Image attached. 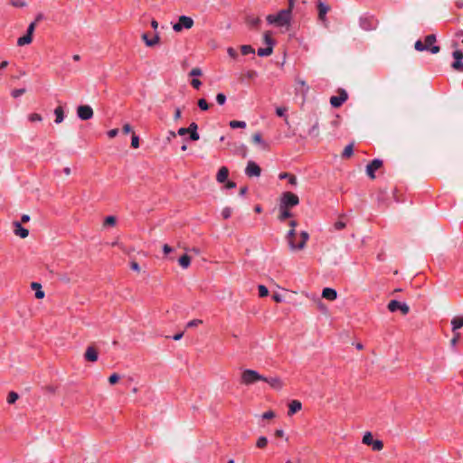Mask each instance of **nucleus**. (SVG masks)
I'll use <instances>...</instances> for the list:
<instances>
[{"label":"nucleus","mask_w":463,"mask_h":463,"mask_svg":"<svg viewBox=\"0 0 463 463\" xmlns=\"http://www.w3.org/2000/svg\"><path fill=\"white\" fill-rule=\"evenodd\" d=\"M266 21L269 25H274L281 30L288 32L293 21V14L290 10H279L276 14H270L266 16Z\"/></svg>","instance_id":"f257e3e1"},{"label":"nucleus","mask_w":463,"mask_h":463,"mask_svg":"<svg viewBox=\"0 0 463 463\" xmlns=\"http://www.w3.org/2000/svg\"><path fill=\"white\" fill-rule=\"evenodd\" d=\"M296 231L294 229H290L287 233V240L288 241V245L291 250H303L306 247V243L309 239V234L303 231L300 232V237L302 238V241H296Z\"/></svg>","instance_id":"f03ea898"},{"label":"nucleus","mask_w":463,"mask_h":463,"mask_svg":"<svg viewBox=\"0 0 463 463\" xmlns=\"http://www.w3.org/2000/svg\"><path fill=\"white\" fill-rule=\"evenodd\" d=\"M436 37L434 34H429L425 37L424 41H417L415 43V49L419 52L429 51L435 54L439 52V47L435 45Z\"/></svg>","instance_id":"7ed1b4c3"},{"label":"nucleus","mask_w":463,"mask_h":463,"mask_svg":"<svg viewBox=\"0 0 463 463\" xmlns=\"http://www.w3.org/2000/svg\"><path fill=\"white\" fill-rule=\"evenodd\" d=\"M263 380H266V377L252 369L243 370L241 375V383L245 385L254 384Z\"/></svg>","instance_id":"20e7f679"},{"label":"nucleus","mask_w":463,"mask_h":463,"mask_svg":"<svg viewBox=\"0 0 463 463\" xmlns=\"http://www.w3.org/2000/svg\"><path fill=\"white\" fill-rule=\"evenodd\" d=\"M194 24V19L187 15H181L178 18V21L175 24H173V30L175 33H180L184 29L189 30L191 29Z\"/></svg>","instance_id":"39448f33"},{"label":"nucleus","mask_w":463,"mask_h":463,"mask_svg":"<svg viewBox=\"0 0 463 463\" xmlns=\"http://www.w3.org/2000/svg\"><path fill=\"white\" fill-rule=\"evenodd\" d=\"M298 203V196L291 192H285L280 196L279 205L283 209L296 206Z\"/></svg>","instance_id":"423d86ee"},{"label":"nucleus","mask_w":463,"mask_h":463,"mask_svg":"<svg viewBox=\"0 0 463 463\" xmlns=\"http://www.w3.org/2000/svg\"><path fill=\"white\" fill-rule=\"evenodd\" d=\"M35 27H36V21L35 22H32L28 25L26 33L24 36L19 37L17 39V45L18 46L28 45V44H30L33 42V34L34 33Z\"/></svg>","instance_id":"0eeeda50"},{"label":"nucleus","mask_w":463,"mask_h":463,"mask_svg":"<svg viewBox=\"0 0 463 463\" xmlns=\"http://www.w3.org/2000/svg\"><path fill=\"white\" fill-rule=\"evenodd\" d=\"M363 443L368 446H372V449L375 451H380L383 448V443L380 439H373L371 432L367 431L364 434Z\"/></svg>","instance_id":"6e6552de"},{"label":"nucleus","mask_w":463,"mask_h":463,"mask_svg":"<svg viewBox=\"0 0 463 463\" xmlns=\"http://www.w3.org/2000/svg\"><path fill=\"white\" fill-rule=\"evenodd\" d=\"M77 116L81 120H88L93 117V109L89 105H80L77 108Z\"/></svg>","instance_id":"1a4fd4ad"},{"label":"nucleus","mask_w":463,"mask_h":463,"mask_svg":"<svg viewBox=\"0 0 463 463\" xmlns=\"http://www.w3.org/2000/svg\"><path fill=\"white\" fill-rule=\"evenodd\" d=\"M388 309L391 312L401 310L403 315H406L410 310L409 306L406 303H401L397 300H391L388 304Z\"/></svg>","instance_id":"9d476101"},{"label":"nucleus","mask_w":463,"mask_h":463,"mask_svg":"<svg viewBox=\"0 0 463 463\" xmlns=\"http://www.w3.org/2000/svg\"><path fill=\"white\" fill-rule=\"evenodd\" d=\"M260 167L253 161H249L245 168V174L249 177H259L260 175Z\"/></svg>","instance_id":"9b49d317"},{"label":"nucleus","mask_w":463,"mask_h":463,"mask_svg":"<svg viewBox=\"0 0 463 463\" xmlns=\"http://www.w3.org/2000/svg\"><path fill=\"white\" fill-rule=\"evenodd\" d=\"M383 165L382 160L374 159L366 166V174L371 179L375 178L374 172L377 171Z\"/></svg>","instance_id":"f8f14e48"},{"label":"nucleus","mask_w":463,"mask_h":463,"mask_svg":"<svg viewBox=\"0 0 463 463\" xmlns=\"http://www.w3.org/2000/svg\"><path fill=\"white\" fill-rule=\"evenodd\" d=\"M347 93L345 90H341L338 96H333L330 98V104L334 108H338L347 99Z\"/></svg>","instance_id":"ddd939ff"},{"label":"nucleus","mask_w":463,"mask_h":463,"mask_svg":"<svg viewBox=\"0 0 463 463\" xmlns=\"http://www.w3.org/2000/svg\"><path fill=\"white\" fill-rule=\"evenodd\" d=\"M453 57L455 59V61L452 63V68L457 71H463V52L459 50H456L453 52Z\"/></svg>","instance_id":"4468645a"},{"label":"nucleus","mask_w":463,"mask_h":463,"mask_svg":"<svg viewBox=\"0 0 463 463\" xmlns=\"http://www.w3.org/2000/svg\"><path fill=\"white\" fill-rule=\"evenodd\" d=\"M84 358L89 362H97L99 358L97 350L93 346H88L84 354Z\"/></svg>","instance_id":"2eb2a0df"},{"label":"nucleus","mask_w":463,"mask_h":463,"mask_svg":"<svg viewBox=\"0 0 463 463\" xmlns=\"http://www.w3.org/2000/svg\"><path fill=\"white\" fill-rule=\"evenodd\" d=\"M263 382L268 383L275 390H281L284 386L283 381L279 377H266V380H263Z\"/></svg>","instance_id":"dca6fc26"},{"label":"nucleus","mask_w":463,"mask_h":463,"mask_svg":"<svg viewBox=\"0 0 463 463\" xmlns=\"http://www.w3.org/2000/svg\"><path fill=\"white\" fill-rule=\"evenodd\" d=\"M14 232L16 236H18L22 239L28 237L29 231L27 229L24 228L19 222H14Z\"/></svg>","instance_id":"f3484780"},{"label":"nucleus","mask_w":463,"mask_h":463,"mask_svg":"<svg viewBox=\"0 0 463 463\" xmlns=\"http://www.w3.org/2000/svg\"><path fill=\"white\" fill-rule=\"evenodd\" d=\"M322 298L330 301L335 300L337 298V292L332 288H325L322 290Z\"/></svg>","instance_id":"a211bd4d"},{"label":"nucleus","mask_w":463,"mask_h":463,"mask_svg":"<svg viewBox=\"0 0 463 463\" xmlns=\"http://www.w3.org/2000/svg\"><path fill=\"white\" fill-rule=\"evenodd\" d=\"M142 39L145 42L146 45L148 47L156 45L160 41L158 33H156L152 38H149L146 33H143Z\"/></svg>","instance_id":"6ab92c4d"},{"label":"nucleus","mask_w":463,"mask_h":463,"mask_svg":"<svg viewBox=\"0 0 463 463\" xmlns=\"http://www.w3.org/2000/svg\"><path fill=\"white\" fill-rule=\"evenodd\" d=\"M301 409H302V403L298 400H294V401L290 402V403L288 404V415L292 416L295 413H297L298 411H299Z\"/></svg>","instance_id":"aec40b11"},{"label":"nucleus","mask_w":463,"mask_h":463,"mask_svg":"<svg viewBox=\"0 0 463 463\" xmlns=\"http://www.w3.org/2000/svg\"><path fill=\"white\" fill-rule=\"evenodd\" d=\"M188 133L190 134V138L193 141H197L200 138V136L197 132L198 126L196 123L192 122L190 126L187 128Z\"/></svg>","instance_id":"412c9836"},{"label":"nucleus","mask_w":463,"mask_h":463,"mask_svg":"<svg viewBox=\"0 0 463 463\" xmlns=\"http://www.w3.org/2000/svg\"><path fill=\"white\" fill-rule=\"evenodd\" d=\"M228 175H229V170L226 166H222L218 173H217V175H216V180L217 182L219 183H224L227 178H228Z\"/></svg>","instance_id":"4be33fe9"},{"label":"nucleus","mask_w":463,"mask_h":463,"mask_svg":"<svg viewBox=\"0 0 463 463\" xmlns=\"http://www.w3.org/2000/svg\"><path fill=\"white\" fill-rule=\"evenodd\" d=\"M296 84H297V90L298 91H300L303 94L307 93L309 88H308L307 82L303 79H300L298 77L296 78Z\"/></svg>","instance_id":"5701e85b"},{"label":"nucleus","mask_w":463,"mask_h":463,"mask_svg":"<svg viewBox=\"0 0 463 463\" xmlns=\"http://www.w3.org/2000/svg\"><path fill=\"white\" fill-rule=\"evenodd\" d=\"M32 288L35 291V298L38 299H42L44 298L45 294L42 288V285L37 282H33L31 285Z\"/></svg>","instance_id":"b1692460"},{"label":"nucleus","mask_w":463,"mask_h":463,"mask_svg":"<svg viewBox=\"0 0 463 463\" xmlns=\"http://www.w3.org/2000/svg\"><path fill=\"white\" fill-rule=\"evenodd\" d=\"M263 43L266 44V47H270L271 50L273 51L275 41L271 36V32L267 31L263 33Z\"/></svg>","instance_id":"393cba45"},{"label":"nucleus","mask_w":463,"mask_h":463,"mask_svg":"<svg viewBox=\"0 0 463 463\" xmlns=\"http://www.w3.org/2000/svg\"><path fill=\"white\" fill-rule=\"evenodd\" d=\"M451 326L454 332L461 328L463 326V317H455L451 320Z\"/></svg>","instance_id":"a878e982"},{"label":"nucleus","mask_w":463,"mask_h":463,"mask_svg":"<svg viewBox=\"0 0 463 463\" xmlns=\"http://www.w3.org/2000/svg\"><path fill=\"white\" fill-rule=\"evenodd\" d=\"M54 115H55V123L56 124H60L63 121L64 119V111H63V109L61 107H57L55 109H54Z\"/></svg>","instance_id":"bb28decb"},{"label":"nucleus","mask_w":463,"mask_h":463,"mask_svg":"<svg viewBox=\"0 0 463 463\" xmlns=\"http://www.w3.org/2000/svg\"><path fill=\"white\" fill-rule=\"evenodd\" d=\"M178 263L183 269H187L191 264V258L184 254L179 258Z\"/></svg>","instance_id":"cd10ccee"},{"label":"nucleus","mask_w":463,"mask_h":463,"mask_svg":"<svg viewBox=\"0 0 463 463\" xmlns=\"http://www.w3.org/2000/svg\"><path fill=\"white\" fill-rule=\"evenodd\" d=\"M229 126L232 128H245L247 125L245 121L232 120L230 121Z\"/></svg>","instance_id":"c85d7f7f"},{"label":"nucleus","mask_w":463,"mask_h":463,"mask_svg":"<svg viewBox=\"0 0 463 463\" xmlns=\"http://www.w3.org/2000/svg\"><path fill=\"white\" fill-rule=\"evenodd\" d=\"M252 140L254 143L262 146L263 148L267 147V144L263 141L261 135L260 133H255L252 136Z\"/></svg>","instance_id":"c756f323"},{"label":"nucleus","mask_w":463,"mask_h":463,"mask_svg":"<svg viewBox=\"0 0 463 463\" xmlns=\"http://www.w3.org/2000/svg\"><path fill=\"white\" fill-rule=\"evenodd\" d=\"M273 52V51L271 50L270 47H266V48H260L257 52L258 55L260 57H267V56H269L271 53Z\"/></svg>","instance_id":"7c9ffc66"},{"label":"nucleus","mask_w":463,"mask_h":463,"mask_svg":"<svg viewBox=\"0 0 463 463\" xmlns=\"http://www.w3.org/2000/svg\"><path fill=\"white\" fill-rule=\"evenodd\" d=\"M27 118L32 123L43 121V117L39 113H31L28 115Z\"/></svg>","instance_id":"2f4dec72"},{"label":"nucleus","mask_w":463,"mask_h":463,"mask_svg":"<svg viewBox=\"0 0 463 463\" xmlns=\"http://www.w3.org/2000/svg\"><path fill=\"white\" fill-rule=\"evenodd\" d=\"M279 211H280V214H279V220L280 221H284L286 220L287 218H289L291 216V213L290 212L288 211V208H282L280 205H279Z\"/></svg>","instance_id":"473e14b6"},{"label":"nucleus","mask_w":463,"mask_h":463,"mask_svg":"<svg viewBox=\"0 0 463 463\" xmlns=\"http://www.w3.org/2000/svg\"><path fill=\"white\" fill-rule=\"evenodd\" d=\"M318 9H319V13H318L319 18L323 20L326 16V14L328 11V6L323 3H320L318 5Z\"/></svg>","instance_id":"72a5a7b5"},{"label":"nucleus","mask_w":463,"mask_h":463,"mask_svg":"<svg viewBox=\"0 0 463 463\" xmlns=\"http://www.w3.org/2000/svg\"><path fill=\"white\" fill-rule=\"evenodd\" d=\"M117 223V219L115 216L109 215L107 216L104 220L105 226H115Z\"/></svg>","instance_id":"f704fd0d"},{"label":"nucleus","mask_w":463,"mask_h":463,"mask_svg":"<svg viewBox=\"0 0 463 463\" xmlns=\"http://www.w3.org/2000/svg\"><path fill=\"white\" fill-rule=\"evenodd\" d=\"M345 226H346V222L345 221H343L342 219H340L334 223L333 228L335 231H340V230L345 229Z\"/></svg>","instance_id":"c9c22d12"},{"label":"nucleus","mask_w":463,"mask_h":463,"mask_svg":"<svg viewBox=\"0 0 463 463\" xmlns=\"http://www.w3.org/2000/svg\"><path fill=\"white\" fill-rule=\"evenodd\" d=\"M241 50L243 55L253 54L255 52V50L250 45H242Z\"/></svg>","instance_id":"e433bc0d"},{"label":"nucleus","mask_w":463,"mask_h":463,"mask_svg":"<svg viewBox=\"0 0 463 463\" xmlns=\"http://www.w3.org/2000/svg\"><path fill=\"white\" fill-rule=\"evenodd\" d=\"M232 209L231 207H224L221 213L222 217L225 220L229 219L232 216Z\"/></svg>","instance_id":"4c0bfd02"},{"label":"nucleus","mask_w":463,"mask_h":463,"mask_svg":"<svg viewBox=\"0 0 463 463\" xmlns=\"http://www.w3.org/2000/svg\"><path fill=\"white\" fill-rule=\"evenodd\" d=\"M353 153H354L353 145L349 144L345 147V149L343 151V156L349 157L353 155Z\"/></svg>","instance_id":"58836bf2"},{"label":"nucleus","mask_w":463,"mask_h":463,"mask_svg":"<svg viewBox=\"0 0 463 463\" xmlns=\"http://www.w3.org/2000/svg\"><path fill=\"white\" fill-rule=\"evenodd\" d=\"M25 89H14L12 90L11 95L13 98L17 99L25 93Z\"/></svg>","instance_id":"ea45409f"},{"label":"nucleus","mask_w":463,"mask_h":463,"mask_svg":"<svg viewBox=\"0 0 463 463\" xmlns=\"http://www.w3.org/2000/svg\"><path fill=\"white\" fill-rule=\"evenodd\" d=\"M267 444H268V439L264 436L260 437L256 443L257 447L260 448V449L266 447Z\"/></svg>","instance_id":"a19ab883"},{"label":"nucleus","mask_w":463,"mask_h":463,"mask_svg":"<svg viewBox=\"0 0 463 463\" xmlns=\"http://www.w3.org/2000/svg\"><path fill=\"white\" fill-rule=\"evenodd\" d=\"M258 289L260 297L264 298L269 295V290L264 285H259Z\"/></svg>","instance_id":"79ce46f5"},{"label":"nucleus","mask_w":463,"mask_h":463,"mask_svg":"<svg viewBox=\"0 0 463 463\" xmlns=\"http://www.w3.org/2000/svg\"><path fill=\"white\" fill-rule=\"evenodd\" d=\"M18 399V394L14 392H11L7 397V402L12 404L14 403Z\"/></svg>","instance_id":"37998d69"},{"label":"nucleus","mask_w":463,"mask_h":463,"mask_svg":"<svg viewBox=\"0 0 463 463\" xmlns=\"http://www.w3.org/2000/svg\"><path fill=\"white\" fill-rule=\"evenodd\" d=\"M216 101L219 105H224L226 102V96L223 93H218L216 95Z\"/></svg>","instance_id":"c03bdc74"},{"label":"nucleus","mask_w":463,"mask_h":463,"mask_svg":"<svg viewBox=\"0 0 463 463\" xmlns=\"http://www.w3.org/2000/svg\"><path fill=\"white\" fill-rule=\"evenodd\" d=\"M198 107L202 110H207L209 109V105H208L207 101L204 99H200L198 100Z\"/></svg>","instance_id":"a18cd8bd"},{"label":"nucleus","mask_w":463,"mask_h":463,"mask_svg":"<svg viewBox=\"0 0 463 463\" xmlns=\"http://www.w3.org/2000/svg\"><path fill=\"white\" fill-rule=\"evenodd\" d=\"M10 4L15 7H24L26 3L23 0H11Z\"/></svg>","instance_id":"49530a36"},{"label":"nucleus","mask_w":463,"mask_h":463,"mask_svg":"<svg viewBox=\"0 0 463 463\" xmlns=\"http://www.w3.org/2000/svg\"><path fill=\"white\" fill-rule=\"evenodd\" d=\"M203 324V320L201 319H193L191 321H189L186 325L187 327H194V326H200Z\"/></svg>","instance_id":"de8ad7c7"},{"label":"nucleus","mask_w":463,"mask_h":463,"mask_svg":"<svg viewBox=\"0 0 463 463\" xmlns=\"http://www.w3.org/2000/svg\"><path fill=\"white\" fill-rule=\"evenodd\" d=\"M120 379L119 375L117 374V373H112L109 377V383L113 385L115 383H117L118 382V380Z\"/></svg>","instance_id":"09e8293b"},{"label":"nucleus","mask_w":463,"mask_h":463,"mask_svg":"<svg viewBox=\"0 0 463 463\" xmlns=\"http://www.w3.org/2000/svg\"><path fill=\"white\" fill-rule=\"evenodd\" d=\"M131 146L134 148H138V146H139V137L137 135H133L132 136Z\"/></svg>","instance_id":"8fccbe9b"},{"label":"nucleus","mask_w":463,"mask_h":463,"mask_svg":"<svg viewBox=\"0 0 463 463\" xmlns=\"http://www.w3.org/2000/svg\"><path fill=\"white\" fill-rule=\"evenodd\" d=\"M227 53L232 59H237V57H238V53H237L236 50L233 49L232 47H229L227 49Z\"/></svg>","instance_id":"3c124183"},{"label":"nucleus","mask_w":463,"mask_h":463,"mask_svg":"<svg viewBox=\"0 0 463 463\" xmlns=\"http://www.w3.org/2000/svg\"><path fill=\"white\" fill-rule=\"evenodd\" d=\"M262 419H265V420H269V419H272L275 417V413L272 411H265L262 415H261Z\"/></svg>","instance_id":"603ef678"},{"label":"nucleus","mask_w":463,"mask_h":463,"mask_svg":"<svg viewBox=\"0 0 463 463\" xmlns=\"http://www.w3.org/2000/svg\"><path fill=\"white\" fill-rule=\"evenodd\" d=\"M286 111H287V109L283 108V107H279L276 109V114L281 118L285 117Z\"/></svg>","instance_id":"864d4df0"},{"label":"nucleus","mask_w":463,"mask_h":463,"mask_svg":"<svg viewBox=\"0 0 463 463\" xmlns=\"http://www.w3.org/2000/svg\"><path fill=\"white\" fill-rule=\"evenodd\" d=\"M202 73H203L202 70L198 67L192 69V71H190L191 76H196V77L201 76Z\"/></svg>","instance_id":"5fc2aeb1"},{"label":"nucleus","mask_w":463,"mask_h":463,"mask_svg":"<svg viewBox=\"0 0 463 463\" xmlns=\"http://www.w3.org/2000/svg\"><path fill=\"white\" fill-rule=\"evenodd\" d=\"M118 133V130L117 128L110 129L107 134L108 137L110 138L115 137Z\"/></svg>","instance_id":"6e6d98bb"},{"label":"nucleus","mask_w":463,"mask_h":463,"mask_svg":"<svg viewBox=\"0 0 463 463\" xmlns=\"http://www.w3.org/2000/svg\"><path fill=\"white\" fill-rule=\"evenodd\" d=\"M192 86L195 89H199L200 86L202 85V82L201 80H199L198 79H194L191 82Z\"/></svg>","instance_id":"4d7b16f0"},{"label":"nucleus","mask_w":463,"mask_h":463,"mask_svg":"<svg viewBox=\"0 0 463 463\" xmlns=\"http://www.w3.org/2000/svg\"><path fill=\"white\" fill-rule=\"evenodd\" d=\"M288 182H289V184H290L291 185H293V186H296V185L298 184V179H297V177H296V176H294V175H290V176L288 177Z\"/></svg>","instance_id":"13d9d810"},{"label":"nucleus","mask_w":463,"mask_h":463,"mask_svg":"<svg viewBox=\"0 0 463 463\" xmlns=\"http://www.w3.org/2000/svg\"><path fill=\"white\" fill-rule=\"evenodd\" d=\"M181 116H182L181 109L179 108H176L175 111V115H174L175 120L180 119Z\"/></svg>","instance_id":"bf43d9fd"},{"label":"nucleus","mask_w":463,"mask_h":463,"mask_svg":"<svg viewBox=\"0 0 463 463\" xmlns=\"http://www.w3.org/2000/svg\"><path fill=\"white\" fill-rule=\"evenodd\" d=\"M131 130H132L131 126H130L128 123H127V124H125V125L123 126V132H124L125 134H128V133H130V132H131Z\"/></svg>","instance_id":"052dcab7"},{"label":"nucleus","mask_w":463,"mask_h":463,"mask_svg":"<svg viewBox=\"0 0 463 463\" xmlns=\"http://www.w3.org/2000/svg\"><path fill=\"white\" fill-rule=\"evenodd\" d=\"M177 134H178L179 136H184V135L188 134V129H187V128H180L178 129V131H177Z\"/></svg>","instance_id":"680f3d73"},{"label":"nucleus","mask_w":463,"mask_h":463,"mask_svg":"<svg viewBox=\"0 0 463 463\" xmlns=\"http://www.w3.org/2000/svg\"><path fill=\"white\" fill-rule=\"evenodd\" d=\"M272 298L274 299V301L278 302V303H280L283 301V298L281 295L279 294H275L273 295Z\"/></svg>","instance_id":"e2e57ef3"},{"label":"nucleus","mask_w":463,"mask_h":463,"mask_svg":"<svg viewBox=\"0 0 463 463\" xmlns=\"http://www.w3.org/2000/svg\"><path fill=\"white\" fill-rule=\"evenodd\" d=\"M173 249L168 245V244H165L163 246V251L165 253V254H168L170 252H172Z\"/></svg>","instance_id":"0e129e2a"},{"label":"nucleus","mask_w":463,"mask_h":463,"mask_svg":"<svg viewBox=\"0 0 463 463\" xmlns=\"http://www.w3.org/2000/svg\"><path fill=\"white\" fill-rule=\"evenodd\" d=\"M131 269L133 270H135V271H137V272L140 271V267H139V265L137 262H132L131 263Z\"/></svg>","instance_id":"69168bd1"},{"label":"nucleus","mask_w":463,"mask_h":463,"mask_svg":"<svg viewBox=\"0 0 463 463\" xmlns=\"http://www.w3.org/2000/svg\"><path fill=\"white\" fill-rule=\"evenodd\" d=\"M236 186L235 183L234 182H232V181H229L227 182V184H225V187L227 189H232Z\"/></svg>","instance_id":"338daca9"},{"label":"nucleus","mask_w":463,"mask_h":463,"mask_svg":"<svg viewBox=\"0 0 463 463\" xmlns=\"http://www.w3.org/2000/svg\"><path fill=\"white\" fill-rule=\"evenodd\" d=\"M250 23L252 25H258L260 23V19L258 17L252 18L250 20Z\"/></svg>","instance_id":"774afa93"}]
</instances>
